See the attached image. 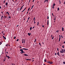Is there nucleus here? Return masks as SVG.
Segmentation results:
<instances>
[{"mask_svg":"<svg viewBox=\"0 0 65 65\" xmlns=\"http://www.w3.org/2000/svg\"><path fill=\"white\" fill-rule=\"evenodd\" d=\"M26 9V7L25 9L24 10H23L22 11V12H23V11H24L25 10V9Z\"/></svg>","mask_w":65,"mask_h":65,"instance_id":"obj_11","label":"nucleus"},{"mask_svg":"<svg viewBox=\"0 0 65 65\" xmlns=\"http://www.w3.org/2000/svg\"><path fill=\"white\" fill-rule=\"evenodd\" d=\"M49 64H53V62H51V61H48L47 62Z\"/></svg>","mask_w":65,"mask_h":65,"instance_id":"obj_2","label":"nucleus"},{"mask_svg":"<svg viewBox=\"0 0 65 65\" xmlns=\"http://www.w3.org/2000/svg\"><path fill=\"white\" fill-rule=\"evenodd\" d=\"M57 9H58V11L59 10V8H58Z\"/></svg>","mask_w":65,"mask_h":65,"instance_id":"obj_33","label":"nucleus"},{"mask_svg":"<svg viewBox=\"0 0 65 65\" xmlns=\"http://www.w3.org/2000/svg\"><path fill=\"white\" fill-rule=\"evenodd\" d=\"M24 56H28V55L26 54H24Z\"/></svg>","mask_w":65,"mask_h":65,"instance_id":"obj_6","label":"nucleus"},{"mask_svg":"<svg viewBox=\"0 0 65 65\" xmlns=\"http://www.w3.org/2000/svg\"><path fill=\"white\" fill-rule=\"evenodd\" d=\"M62 31H64V28H63V27L62 28Z\"/></svg>","mask_w":65,"mask_h":65,"instance_id":"obj_14","label":"nucleus"},{"mask_svg":"<svg viewBox=\"0 0 65 65\" xmlns=\"http://www.w3.org/2000/svg\"><path fill=\"white\" fill-rule=\"evenodd\" d=\"M18 26H19V25H18L17 26V27H18Z\"/></svg>","mask_w":65,"mask_h":65,"instance_id":"obj_64","label":"nucleus"},{"mask_svg":"<svg viewBox=\"0 0 65 65\" xmlns=\"http://www.w3.org/2000/svg\"><path fill=\"white\" fill-rule=\"evenodd\" d=\"M8 44H7V45L6 44V46H8Z\"/></svg>","mask_w":65,"mask_h":65,"instance_id":"obj_39","label":"nucleus"},{"mask_svg":"<svg viewBox=\"0 0 65 65\" xmlns=\"http://www.w3.org/2000/svg\"><path fill=\"white\" fill-rule=\"evenodd\" d=\"M23 50H28V49L25 48H23Z\"/></svg>","mask_w":65,"mask_h":65,"instance_id":"obj_9","label":"nucleus"},{"mask_svg":"<svg viewBox=\"0 0 65 65\" xmlns=\"http://www.w3.org/2000/svg\"><path fill=\"white\" fill-rule=\"evenodd\" d=\"M63 52H65V49H64V50H63Z\"/></svg>","mask_w":65,"mask_h":65,"instance_id":"obj_41","label":"nucleus"},{"mask_svg":"<svg viewBox=\"0 0 65 65\" xmlns=\"http://www.w3.org/2000/svg\"><path fill=\"white\" fill-rule=\"evenodd\" d=\"M62 48H64V45H62Z\"/></svg>","mask_w":65,"mask_h":65,"instance_id":"obj_35","label":"nucleus"},{"mask_svg":"<svg viewBox=\"0 0 65 65\" xmlns=\"http://www.w3.org/2000/svg\"><path fill=\"white\" fill-rule=\"evenodd\" d=\"M6 53H7V54H8V52H6Z\"/></svg>","mask_w":65,"mask_h":65,"instance_id":"obj_51","label":"nucleus"},{"mask_svg":"<svg viewBox=\"0 0 65 65\" xmlns=\"http://www.w3.org/2000/svg\"><path fill=\"white\" fill-rule=\"evenodd\" d=\"M44 62H46V59H45L44 60Z\"/></svg>","mask_w":65,"mask_h":65,"instance_id":"obj_12","label":"nucleus"},{"mask_svg":"<svg viewBox=\"0 0 65 65\" xmlns=\"http://www.w3.org/2000/svg\"><path fill=\"white\" fill-rule=\"evenodd\" d=\"M60 53H63V52H64V51H63V49H62L61 51H60Z\"/></svg>","mask_w":65,"mask_h":65,"instance_id":"obj_3","label":"nucleus"},{"mask_svg":"<svg viewBox=\"0 0 65 65\" xmlns=\"http://www.w3.org/2000/svg\"><path fill=\"white\" fill-rule=\"evenodd\" d=\"M55 55H57V53H55Z\"/></svg>","mask_w":65,"mask_h":65,"instance_id":"obj_42","label":"nucleus"},{"mask_svg":"<svg viewBox=\"0 0 65 65\" xmlns=\"http://www.w3.org/2000/svg\"><path fill=\"white\" fill-rule=\"evenodd\" d=\"M6 5H7V3H6Z\"/></svg>","mask_w":65,"mask_h":65,"instance_id":"obj_25","label":"nucleus"},{"mask_svg":"<svg viewBox=\"0 0 65 65\" xmlns=\"http://www.w3.org/2000/svg\"><path fill=\"white\" fill-rule=\"evenodd\" d=\"M29 10H30V7L28 9V11H29Z\"/></svg>","mask_w":65,"mask_h":65,"instance_id":"obj_26","label":"nucleus"},{"mask_svg":"<svg viewBox=\"0 0 65 65\" xmlns=\"http://www.w3.org/2000/svg\"><path fill=\"white\" fill-rule=\"evenodd\" d=\"M25 39H23V41L24 42V43H25Z\"/></svg>","mask_w":65,"mask_h":65,"instance_id":"obj_17","label":"nucleus"},{"mask_svg":"<svg viewBox=\"0 0 65 65\" xmlns=\"http://www.w3.org/2000/svg\"><path fill=\"white\" fill-rule=\"evenodd\" d=\"M39 45H40V46H41V44H40V43H39Z\"/></svg>","mask_w":65,"mask_h":65,"instance_id":"obj_24","label":"nucleus"},{"mask_svg":"<svg viewBox=\"0 0 65 65\" xmlns=\"http://www.w3.org/2000/svg\"><path fill=\"white\" fill-rule=\"evenodd\" d=\"M30 19V17H29L28 18V20H29Z\"/></svg>","mask_w":65,"mask_h":65,"instance_id":"obj_29","label":"nucleus"},{"mask_svg":"<svg viewBox=\"0 0 65 65\" xmlns=\"http://www.w3.org/2000/svg\"><path fill=\"white\" fill-rule=\"evenodd\" d=\"M30 30H32V27H30Z\"/></svg>","mask_w":65,"mask_h":65,"instance_id":"obj_20","label":"nucleus"},{"mask_svg":"<svg viewBox=\"0 0 65 65\" xmlns=\"http://www.w3.org/2000/svg\"><path fill=\"white\" fill-rule=\"evenodd\" d=\"M28 11H27V13H26V14H28Z\"/></svg>","mask_w":65,"mask_h":65,"instance_id":"obj_50","label":"nucleus"},{"mask_svg":"<svg viewBox=\"0 0 65 65\" xmlns=\"http://www.w3.org/2000/svg\"><path fill=\"white\" fill-rule=\"evenodd\" d=\"M7 58H9H9H10V57H9V56H7Z\"/></svg>","mask_w":65,"mask_h":65,"instance_id":"obj_19","label":"nucleus"},{"mask_svg":"<svg viewBox=\"0 0 65 65\" xmlns=\"http://www.w3.org/2000/svg\"><path fill=\"white\" fill-rule=\"evenodd\" d=\"M15 38H16V37H14V39H15Z\"/></svg>","mask_w":65,"mask_h":65,"instance_id":"obj_37","label":"nucleus"},{"mask_svg":"<svg viewBox=\"0 0 65 65\" xmlns=\"http://www.w3.org/2000/svg\"><path fill=\"white\" fill-rule=\"evenodd\" d=\"M36 41V39H35V41H34V42H35Z\"/></svg>","mask_w":65,"mask_h":65,"instance_id":"obj_22","label":"nucleus"},{"mask_svg":"<svg viewBox=\"0 0 65 65\" xmlns=\"http://www.w3.org/2000/svg\"><path fill=\"white\" fill-rule=\"evenodd\" d=\"M34 28V27H33L32 29H33Z\"/></svg>","mask_w":65,"mask_h":65,"instance_id":"obj_58","label":"nucleus"},{"mask_svg":"<svg viewBox=\"0 0 65 65\" xmlns=\"http://www.w3.org/2000/svg\"><path fill=\"white\" fill-rule=\"evenodd\" d=\"M35 20H34V24H35Z\"/></svg>","mask_w":65,"mask_h":65,"instance_id":"obj_30","label":"nucleus"},{"mask_svg":"<svg viewBox=\"0 0 65 65\" xmlns=\"http://www.w3.org/2000/svg\"><path fill=\"white\" fill-rule=\"evenodd\" d=\"M4 32V31H2V34Z\"/></svg>","mask_w":65,"mask_h":65,"instance_id":"obj_47","label":"nucleus"},{"mask_svg":"<svg viewBox=\"0 0 65 65\" xmlns=\"http://www.w3.org/2000/svg\"><path fill=\"white\" fill-rule=\"evenodd\" d=\"M42 27H44V25H42Z\"/></svg>","mask_w":65,"mask_h":65,"instance_id":"obj_59","label":"nucleus"},{"mask_svg":"<svg viewBox=\"0 0 65 65\" xmlns=\"http://www.w3.org/2000/svg\"><path fill=\"white\" fill-rule=\"evenodd\" d=\"M49 20H48L47 21V23H48V21Z\"/></svg>","mask_w":65,"mask_h":65,"instance_id":"obj_46","label":"nucleus"},{"mask_svg":"<svg viewBox=\"0 0 65 65\" xmlns=\"http://www.w3.org/2000/svg\"><path fill=\"white\" fill-rule=\"evenodd\" d=\"M30 2V0H29V2Z\"/></svg>","mask_w":65,"mask_h":65,"instance_id":"obj_61","label":"nucleus"},{"mask_svg":"<svg viewBox=\"0 0 65 65\" xmlns=\"http://www.w3.org/2000/svg\"><path fill=\"white\" fill-rule=\"evenodd\" d=\"M34 0L32 1V2H34Z\"/></svg>","mask_w":65,"mask_h":65,"instance_id":"obj_63","label":"nucleus"},{"mask_svg":"<svg viewBox=\"0 0 65 65\" xmlns=\"http://www.w3.org/2000/svg\"><path fill=\"white\" fill-rule=\"evenodd\" d=\"M61 37L62 38H63V37L62 36V35H61Z\"/></svg>","mask_w":65,"mask_h":65,"instance_id":"obj_48","label":"nucleus"},{"mask_svg":"<svg viewBox=\"0 0 65 65\" xmlns=\"http://www.w3.org/2000/svg\"><path fill=\"white\" fill-rule=\"evenodd\" d=\"M63 43H65V41H64V42H63Z\"/></svg>","mask_w":65,"mask_h":65,"instance_id":"obj_62","label":"nucleus"},{"mask_svg":"<svg viewBox=\"0 0 65 65\" xmlns=\"http://www.w3.org/2000/svg\"><path fill=\"white\" fill-rule=\"evenodd\" d=\"M0 42L1 44H2V42Z\"/></svg>","mask_w":65,"mask_h":65,"instance_id":"obj_54","label":"nucleus"},{"mask_svg":"<svg viewBox=\"0 0 65 65\" xmlns=\"http://www.w3.org/2000/svg\"><path fill=\"white\" fill-rule=\"evenodd\" d=\"M19 40V39H17V41H18Z\"/></svg>","mask_w":65,"mask_h":65,"instance_id":"obj_28","label":"nucleus"},{"mask_svg":"<svg viewBox=\"0 0 65 65\" xmlns=\"http://www.w3.org/2000/svg\"><path fill=\"white\" fill-rule=\"evenodd\" d=\"M20 51H21V53H23V49H20Z\"/></svg>","mask_w":65,"mask_h":65,"instance_id":"obj_5","label":"nucleus"},{"mask_svg":"<svg viewBox=\"0 0 65 65\" xmlns=\"http://www.w3.org/2000/svg\"><path fill=\"white\" fill-rule=\"evenodd\" d=\"M63 64H65V62L64 61V62H63Z\"/></svg>","mask_w":65,"mask_h":65,"instance_id":"obj_34","label":"nucleus"},{"mask_svg":"<svg viewBox=\"0 0 65 65\" xmlns=\"http://www.w3.org/2000/svg\"><path fill=\"white\" fill-rule=\"evenodd\" d=\"M3 16H1V18L2 20V18H3Z\"/></svg>","mask_w":65,"mask_h":65,"instance_id":"obj_18","label":"nucleus"},{"mask_svg":"<svg viewBox=\"0 0 65 65\" xmlns=\"http://www.w3.org/2000/svg\"><path fill=\"white\" fill-rule=\"evenodd\" d=\"M32 62H34V60H32Z\"/></svg>","mask_w":65,"mask_h":65,"instance_id":"obj_45","label":"nucleus"},{"mask_svg":"<svg viewBox=\"0 0 65 65\" xmlns=\"http://www.w3.org/2000/svg\"><path fill=\"white\" fill-rule=\"evenodd\" d=\"M21 54H23V53H25V52H24L23 51V52H22V53H20Z\"/></svg>","mask_w":65,"mask_h":65,"instance_id":"obj_16","label":"nucleus"},{"mask_svg":"<svg viewBox=\"0 0 65 65\" xmlns=\"http://www.w3.org/2000/svg\"><path fill=\"white\" fill-rule=\"evenodd\" d=\"M55 5V4H53V6H54Z\"/></svg>","mask_w":65,"mask_h":65,"instance_id":"obj_32","label":"nucleus"},{"mask_svg":"<svg viewBox=\"0 0 65 65\" xmlns=\"http://www.w3.org/2000/svg\"><path fill=\"white\" fill-rule=\"evenodd\" d=\"M22 43H24V42L23 41L22 42Z\"/></svg>","mask_w":65,"mask_h":65,"instance_id":"obj_56","label":"nucleus"},{"mask_svg":"<svg viewBox=\"0 0 65 65\" xmlns=\"http://www.w3.org/2000/svg\"><path fill=\"white\" fill-rule=\"evenodd\" d=\"M57 54L59 56H60V54H59V52H58V53H57Z\"/></svg>","mask_w":65,"mask_h":65,"instance_id":"obj_7","label":"nucleus"},{"mask_svg":"<svg viewBox=\"0 0 65 65\" xmlns=\"http://www.w3.org/2000/svg\"><path fill=\"white\" fill-rule=\"evenodd\" d=\"M56 32H57V33H58L59 32V30H57L56 31Z\"/></svg>","mask_w":65,"mask_h":65,"instance_id":"obj_23","label":"nucleus"},{"mask_svg":"<svg viewBox=\"0 0 65 65\" xmlns=\"http://www.w3.org/2000/svg\"><path fill=\"white\" fill-rule=\"evenodd\" d=\"M49 19V17H48V16H47V19Z\"/></svg>","mask_w":65,"mask_h":65,"instance_id":"obj_36","label":"nucleus"},{"mask_svg":"<svg viewBox=\"0 0 65 65\" xmlns=\"http://www.w3.org/2000/svg\"><path fill=\"white\" fill-rule=\"evenodd\" d=\"M64 4L65 5V2H64Z\"/></svg>","mask_w":65,"mask_h":65,"instance_id":"obj_57","label":"nucleus"},{"mask_svg":"<svg viewBox=\"0 0 65 65\" xmlns=\"http://www.w3.org/2000/svg\"><path fill=\"white\" fill-rule=\"evenodd\" d=\"M6 13H7L8 14V15H9V13L8 12H7Z\"/></svg>","mask_w":65,"mask_h":65,"instance_id":"obj_15","label":"nucleus"},{"mask_svg":"<svg viewBox=\"0 0 65 65\" xmlns=\"http://www.w3.org/2000/svg\"><path fill=\"white\" fill-rule=\"evenodd\" d=\"M52 40L53 39H54V36L53 37H52Z\"/></svg>","mask_w":65,"mask_h":65,"instance_id":"obj_27","label":"nucleus"},{"mask_svg":"<svg viewBox=\"0 0 65 65\" xmlns=\"http://www.w3.org/2000/svg\"><path fill=\"white\" fill-rule=\"evenodd\" d=\"M6 57H7V55H6Z\"/></svg>","mask_w":65,"mask_h":65,"instance_id":"obj_60","label":"nucleus"},{"mask_svg":"<svg viewBox=\"0 0 65 65\" xmlns=\"http://www.w3.org/2000/svg\"><path fill=\"white\" fill-rule=\"evenodd\" d=\"M54 6H53V7H52V8H54Z\"/></svg>","mask_w":65,"mask_h":65,"instance_id":"obj_53","label":"nucleus"},{"mask_svg":"<svg viewBox=\"0 0 65 65\" xmlns=\"http://www.w3.org/2000/svg\"><path fill=\"white\" fill-rule=\"evenodd\" d=\"M3 37L6 40V37H5L4 36H3Z\"/></svg>","mask_w":65,"mask_h":65,"instance_id":"obj_8","label":"nucleus"},{"mask_svg":"<svg viewBox=\"0 0 65 65\" xmlns=\"http://www.w3.org/2000/svg\"><path fill=\"white\" fill-rule=\"evenodd\" d=\"M38 24H37V26H38V25H39V22H37Z\"/></svg>","mask_w":65,"mask_h":65,"instance_id":"obj_21","label":"nucleus"},{"mask_svg":"<svg viewBox=\"0 0 65 65\" xmlns=\"http://www.w3.org/2000/svg\"><path fill=\"white\" fill-rule=\"evenodd\" d=\"M57 51H59V48H57Z\"/></svg>","mask_w":65,"mask_h":65,"instance_id":"obj_31","label":"nucleus"},{"mask_svg":"<svg viewBox=\"0 0 65 65\" xmlns=\"http://www.w3.org/2000/svg\"><path fill=\"white\" fill-rule=\"evenodd\" d=\"M35 18H34V20H35Z\"/></svg>","mask_w":65,"mask_h":65,"instance_id":"obj_44","label":"nucleus"},{"mask_svg":"<svg viewBox=\"0 0 65 65\" xmlns=\"http://www.w3.org/2000/svg\"><path fill=\"white\" fill-rule=\"evenodd\" d=\"M28 34L29 36H30V35H31V33H28Z\"/></svg>","mask_w":65,"mask_h":65,"instance_id":"obj_13","label":"nucleus"},{"mask_svg":"<svg viewBox=\"0 0 65 65\" xmlns=\"http://www.w3.org/2000/svg\"><path fill=\"white\" fill-rule=\"evenodd\" d=\"M34 6V5H33L32 6V8H33Z\"/></svg>","mask_w":65,"mask_h":65,"instance_id":"obj_40","label":"nucleus"},{"mask_svg":"<svg viewBox=\"0 0 65 65\" xmlns=\"http://www.w3.org/2000/svg\"><path fill=\"white\" fill-rule=\"evenodd\" d=\"M59 42H60V39H61V35H59Z\"/></svg>","mask_w":65,"mask_h":65,"instance_id":"obj_4","label":"nucleus"},{"mask_svg":"<svg viewBox=\"0 0 65 65\" xmlns=\"http://www.w3.org/2000/svg\"><path fill=\"white\" fill-rule=\"evenodd\" d=\"M51 37H52V38H53V35H52L51 36Z\"/></svg>","mask_w":65,"mask_h":65,"instance_id":"obj_38","label":"nucleus"},{"mask_svg":"<svg viewBox=\"0 0 65 65\" xmlns=\"http://www.w3.org/2000/svg\"><path fill=\"white\" fill-rule=\"evenodd\" d=\"M26 61H27L28 60H29V61H31V59H26Z\"/></svg>","mask_w":65,"mask_h":65,"instance_id":"obj_10","label":"nucleus"},{"mask_svg":"<svg viewBox=\"0 0 65 65\" xmlns=\"http://www.w3.org/2000/svg\"><path fill=\"white\" fill-rule=\"evenodd\" d=\"M5 1L4 2V3H5Z\"/></svg>","mask_w":65,"mask_h":65,"instance_id":"obj_55","label":"nucleus"},{"mask_svg":"<svg viewBox=\"0 0 65 65\" xmlns=\"http://www.w3.org/2000/svg\"><path fill=\"white\" fill-rule=\"evenodd\" d=\"M9 19H10V18H11V17L10 16L9 17Z\"/></svg>","mask_w":65,"mask_h":65,"instance_id":"obj_49","label":"nucleus"},{"mask_svg":"<svg viewBox=\"0 0 65 65\" xmlns=\"http://www.w3.org/2000/svg\"><path fill=\"white\" fill-rule=\"evenodd\" d=\"M24 5H23L21 8L20 9V10H19V9H19V8H18V9H17L18 10V11H19L20 10H21L22 9V8H23V7Z\"/></svg>","mask_w":65,"mask_h":65,"instance_id":"obj_1","label":"nucleus"},{"mask_svg":"<svg viewBox=\"0 0 65 65\" xmlns=\"http://www.w3.org/2000/svg\"><path fill=\"white\" fill-rule=\"evenodd\" d=\"M1 7L0 6V9H1Z\"/></svg>","mask_w":65,"mask_h":65,"instance_id":"obj_52","label":"nucleus"},{"mask_svg":"<svg viewBox=\"0 0 65 65\" xmlns=\"http://www.w3.org/2000/svg\"><path fill=\"white\" fill-rule=\"evenodd\" d=\"M52 15L54 17V15H53V13H52Z\"/></svg>","mask_w":65,"mask_h":65,"instance_id":"obj_43","label":"nucleus"}]
</instances>
